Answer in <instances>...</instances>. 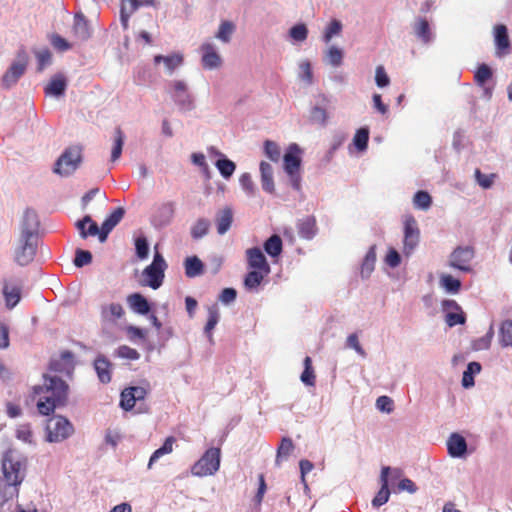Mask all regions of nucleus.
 <instances>
[{
	"instance_id": "nucleus-23",
	"label": "nucleus",
	"mask_w": 512,
	"mask_h": 512,
	"mask_svg": "<svg viewBox=\"0 0 512 512\" xmlns=\"http://www.w3.org/2000/svg\"><path fill=\"white\" fill-rule=\"evenodd\" d=\"M390 468L389 467H383L381 471V488L372 500V504L374 507H380L384 505L388 500L390 496V491L388 489V474H389Z\"/></svg>"
},
{
	"instance_id": "nucleus-34",
	"label": "nucleus",
	"mask_w": 512,
	"mask_h": 512,
	"mask_svg": "<svg viewBox=\"0 0 512 512\" xmlns=\"http://www.w3.org/2000/svg\"><path fill=\"white\" fill-rule=\"evenodd\" d=\"M176 442L175 437L169 436L165 439L163 445L155 450L153 454L151 455L149 462H148V469L152 468V465L162 456L166 454H170L173 451V445Z\"/></svg>"
},
{
	"instance_id": "nucleus-61",
	"label": "nucleus",
	"mask_w": 512,
	"mask_h": 512,
	"mask_svg": "<svg viewBox=\"0 0 512 512\" xmlns=\"http://www.w3.org/2000/svg\"><path fill=\"white\" fill-rule=\"evenodd\" d=\"M475 177H476L478 184L482 188L488 189L492 186L496 175L495 174L486 175V174H483L479 169H476Z\"/></svg>"
},
{
	"instance_id": "nucleus-59",
	"label": "nucleus",
	"mask_w": 512,
	"mask_h": 512,
	"mask_svg": "<svg viewBox=\"0 0 512 512\" xmlns=\"http://www.w3.org/2000/svg\"><path fill=\"white\" fill-rule=\"evenodd\" d=\"M135 249L138 258L145 259L149 253V246L146 237L141 236L135 240Z\"/></svg>"
},
{
	"instance_id": "nucleus-22",
	"label": "nucleus",
	"mask_w": 512,
	"mask_h": 512,
	"mask_svg": "<svg viewBox=\"0 0 512 512\" xmlns=\"http://www.w3.org/2000/svg\"><path fill=\"white\" fill-rule=\"evenodd\" d=\"M72 32L74 36L81 41H85L90 38L91 30L89 28L88 21L82 13L75 14Z\"/></svg>"
},
{
	"instance_id": "nucleus-35",
	"label": "nucleus",
	"mask_w": 512,
	"mask_h": 512,
	"mask_svg": "<svg viewBox=\"0 0 512 512\" xmlns=\"http://www.w3.org/2000/svg\"><path fill=\"white\" fill-rule=\"evenodd\" d=\"M264 250L271 257H278L282 253L283 244L279 235L274 234L264 242Z\"/></svg>"
},
{
	"instance_id": "nucleus-11",
	"label": "nucleus",
	"mask_w": 512,
	"mask_h": 512,
	"mask_svg": "<svg viewBox=\"0 0 512 512\" xmlns=\"http://www.w3.org/2000/svg\"><path fill=\"white\" fill-rule=\"evenodd\" d=\"M442 309L445 312V322L449 327L465 323L466 316L460 305L455 300H443Z\"/></svg>"
},
{
	"instance_id": "nucleus-63",
	"label": "nucleus",
	"mask_w": 512,
	"mask_h": 512,
	"mask_svg": "<svg viewBox=\"0 0 512 512\" xmlns=\"http://www.w3.org/2000/svg\"><path fill=\"white\" fill-rule=\"evenodd\" d=\"M376 407L382 412L391 413L394 409V402L388 396H380L376 400Z\"/></svg>"
},
{
	"instance_id": "nucleus-54",
	"label": "nucleus",
	"mask_w": 512,
	"mask_h": 512,
	"mask_svg": "<svg viewBox=\"0 0 512 512\" xmlns=\"http://www.w3.org/2000/svg\"><path fill=\"white\" fill-rule=\"evenodd\" d=\"M16 437L28 444L33 443V432L30 424H21L16 429Z\"/></svg>"
},
{
	"instance_id": "nucleus-14",
	"label": "nucleus",
	"mask_w": 512,
	"mask_h": 512,
	"mask_svg": "<svg viewBox=\"0 0 512 512\" xmlns=\"http://www.w3.org/2000/svg\"><path fill=\"white\" fill-rule=\"evenodd\" d=\"M173 97L175 102L182 108L191 109L193 106L192 96L188 93L187 85L184 81L176 80L172 83Z\"/></svg>"
},
{
	"instance_id": "nucleus-20",
	"label": "nucleus",
	"mask_w": 512,
	"mask_h": 512,
	"mask_svg": "<svg viewBox=\"0 0 512 512\" xmlns=\"http://www.w3.org/2000/svg\"><path fill=\"white\" fill-rule=\"evenodd\" d=\"M20 484L0 477V506H3L9 500L17 497L19 494Z\"/></svg>"
},
{
	"instance_id": "nucleus-28",
	"label": "nucleus",
	"mask_w": 512,
	"mask_h": 512,
	"mask_svg": "<svg viewBox=\"0 0 512 512\" xmlns=\"http://www.w3.org/2000/svg\"><path fill=\"white\" fill-rule=\"evenodd\" d=\"M233 222V211L229 207L220 210L216 216L217 232L220 235L225 234Z\"/></svg>"
},
{
	"instance_id": "nucleus-57",
	"label": "nucleus",
	"mask_w": 512,
	"mask_h": 512,
	"mask_svg": "<svg viewBox=\"0 0 512 512\" xmlns=\"http://www.w3.org/2000/svg\"><path fill=\"white\" fill-rule=\"evenodd\" d=\"M474 77L478 84L483 85L492 77V70L488 65L481 64L478 67Z\"/></svg>"
},
{
	"instance_id": "nucleus-60",
	"label": "nucleus",
	"mask_w": 512,
	"mask_h": 512,
	"mask_svg": "<svg viewBox=\"0 0 512 512\" xmlns=\"http://www.w3.org/2000/svg\"><path fill=\"white\" fill-rule=\"evenodd\" d=\"M342 30V24L338 20H332L327 26L324 33V41L326 43L330 42L334 35H338Z\"/></svg>"
},
{
	"instance_id": "nucleus-6",
	"label": "nucleus",
	"mask_w": 512,
	"mask_h": 512,
	"mask_svg": "<svg viewBox=\"0 0 512 512\" xmlns=\"http://www.w3.org/2000/svg\"><path fill=\"white\" fill-rule=\"evenodd\" d=\"M47 431L49 442H61L73 434L74 428L65 417L55 416L48 421Z\"/></svg>"
},
{
	"instance_id": "nucleus-31",
	"label": "nucleus",
	"mask_w": 512,
	"mask_h": 512,
	"mask_svg": "<svg viewBox=\"0 0 512 512\" xmlns=\"http://www.w3.org/2000/svg\"><path fill=\"white\" fill-rule=\"evenodd\" d=\"M94 368L102 383H109L111 381V363L105 357H97L94 361Z\"/></svg>"
},
{
	"instance_id": "nucleus-44",
	"label": "nucleus",
	"mask_w": 512,
	"mask_h": 512,
	"mask_svg": "<svg viewBox=\"0 0 512 512\" xmlns=\"http://www.w3.org/2000/svg\"><path fill=\"white\" fill-rule=\"evenodd\" d=\"M440 284L447 292L450 293H458L461 288L460 280L449 274H443L440 276Z\"/></svg>"
},
{
	"instance_id": "nucleus-3",
	"label": "nucleus",
	"mask_w": 512,
	"mask_h": 512,
	"mask_svg": "<svg viewBox=\"0 0 512 512\" xmlns=\"http://www.w3.org/2000/svg\"><path fill=\"white\" fill-rule=\"evenodd\" d=\"M221 450L217 447L207 449L191 467V474L197 477L212 476L220 468Z\"/></svg>"
},
{
	"instance_id": "nucleus-40",
	"label": "nucleus",
	"mask_w": 512,
	"mask_h": 512,
	"mask_svg": "<svg viewBox=\"0 0 512 512\" xmlns=\"http://www.w3.org/2000/svg\"><path fill=\"white\" fill-rule=\"evenodd\" d=\"M499 341L503 347H512V321H504L499 330Z\"/></svg>"
},
{
	"instance_id": "nucleus-33",
	"label": "nucleus",
	"mask_w": 512,
	"mask_h": 512,
	"mask_svg": "<svg viewBox=\"0 0 512 512\" xmlns=\"http://www.w3.org/2000/svg\"><path fill=\"white\" fill-rule=\"evenodd\" d=\"M270 272H263L262 270L251 269L244 278V286L248 290H254L262 283L264 277Z\"/></svg>"
},
{
	"instance_id": "nucleus-21",
	"label": "nucleus",
	"mask_w": 512,
	"mask_h": 512,
	"mask_svg": "<svg viewBox=\"0 0 512 512\" xmlns=\"http://www.w3.org/2000/svg\"><path fill=\"white\" fill-rule=\"evenodd\" d=\"M297 229L301 238L307 240L312 239L318 231L315 217L306 216L300 219L297 223Z\"/></svg>"
},
{
	"instance_id": "nucleus-46",
	"label": "nucleus",
	"mask_w": 512,
	"mask_h": 512,
	"mask_svg": "<svg viewBox=\"0 0 512 512\" xmlns=\"http://www.w3.org/2000/svg\"><path fill=\"white\" fill-rule=\"evenodd\" d=\"M215 165L225 179L230 178L236 169L235 163L226 158L217 160Z\"/></svg>"
},
{
	"instance_id": "nucleus-47",
	"label": "nucleus",
	"mask_w": 512,
	"mask_h": 512,
	"mask_svg": "<svg viewBox=\"0 0 512 512\" xmlns=\"http://www.w3.org/2000/svg\"><path fill=\"white\" fill-rule=\"evenodd\" d=\"M39 226V221L37 214L30 209H27L24 213V218L22 222V230L31 229L35 233H37V228Z\"/></svg>"
},
{
	"instance_id": "nucleus-29",
	"label": "nucleus",
	"mask_w": 512,
	"mask_h": 512,
	"mask_svg": "<svg viewBox=\"0 0 512 512\" xmlns=\"http://www.w3.org/2000/svg\"><path fill=\"white\" fill-rule=\"evenodd\" d=\"M127 303L130 308L138 313L145 315L150 311V305L147 299L140 293H133L127 297Z\"/></svg>"
},
{
	"instance_id": "nucleus-2",
	"label": "nucleus",
	"mask_w": 512,
	"mask_h": 512,
	"mask_svg": "<svg viewBox=\"0 0 512 512\" xmlns=\"http://www.w3.org/2000/svg\"><path fill=\"white\" fill-rule=\"evenodd\" d=\"M27 459L14 449H8L1 459L3 477L22 484L26 476Z\"/></svg>"
},
{
	"instance_id": "nucleus-12",
	"label": "nucleus",
	"mask_w": 512,
	"mask_h": 512,
	"mask_svg": "<svg viewBox=\"0 0 512 512\" xmlns=\"http://www.w3.org/2000/svg\"><path fill=\"white\" fill-rule=\"evenodd\" d=\"M175 202L166 201L161 203L155 210L152 222L156 227H163L168 225L175 215Z\"/></svg>"
},
{
	"instance_id": "nucleus-24",
	"label": "nucleus",
	"mask_w": 512,
	"mask_h": 512,
	"mask_svg": "<svg viewBox=\"0 0 512 512\" xmlns=\"http://www.w3.org/2000/svg\"><path fill=\"white\" fill-rule=\"evenodd\" d=\"M260 174L262 189L269 194L274 193L275 184L273 179L272 166L269 163L262 161L260 163Z\"/></svg>"
},
{
	"instance_id": "nucleus-4",
	"label": "nucleus",
	"mask_w": 512,
	"mask_h": 512,
	"mask_svg": "<svg viewBox=\"0 0 512 512\" xmlns=\"http://www.w3.org/2000/svg\"><path fill=\"white\" fill-rule=\"evenodd\" d=\"M19 246L15 250V261L25 266L31 263L36 255L38 235L31 229L21 231Z\"/></svg>"
},
{
	"instance_id": "nucleus-32",
	"label": "nucleus",
	"mask_w": 512,
	"mask_h": 512,
	"mask_svg": "<svg viewBox=\"0 0 512 512\" xmlns=\"http://www.w3.org/2000/svg\"><path fill=\"white\" fill-rule=\"evenodd\" d=\"M184 266L185 274L189 278H194L204 272V265L197 256L187 257Z\"/></svg>"
},
{
	"instance_id": "nucleus-56",
	"label": "nucleus",
	"mask_w": 512,
	"mask_h": 512,
	"mask_svg": "<svg viewBox=\"0 0 512 512\" xmlns=\"http://www.w3.org/2000/svg\"><path fill=\"white\" fill-rule=\"evenodd\" d=\"M493 334H494L493 329L491 327L485 336H483L473 342V344H472L473 349L476 351L488 349L491 345Z\"/></svg>"
},
{
	"instance_id": "nucleus-64",
	"label": "nucleus",
	"mask_w": 512,
	"mask_h": 512,
	"mask_svg": "<svg viewBox=\"0 0 512 512\" xmlns=\"http://www.w3.org/2000/svg\"><path fill=\"white\" fill-rule=\"evenodd\" d=\"M117 354L119 357L129 360H137L140 357V354L136 349L127 345L120 346L117 350Z\"/></svg>"
},
{
	"instance_id": "nucleus-5",
	"label": "nucleus",
	"mask_w": 512,
	"mask_h": 512,
	"mask_svg": "<svg viewBox=\"0 0 512 512\" xmlns=\"http://www.w3.org/2000/svg\"><path fill=\"white\" fill-rule=\"evenodd\" d=\"M81 161L82 148L80 146H70L57 159L53 171L61 176H68L76 171Z\"/></svg>"
},
{
	"instance_id": "nucleus-49",
	"label": "nucleus",
	"mask_w": 512,
	"mask_h": 512,
	"mask_svg": "<svg viewBox=\"0 0 512 512\" xmlns=\"http://www.w3.org/2000/svg\"><path fill=\"white\" fill-rule=\"evenodd\" d=\"M414 206L418 209L427 210L432 203L431 196L426 191H418L413 198Z\"/></svg>"
},
{
	"instance_id": "nucleus-48",
	"label": "nucleus",
	"mask_w": 512,
	"mask_h": 512,
	"mask_svg": "<svg viewBox=\"0 0 512 512\" xmlns=\"http://www.w3.org/2000/svg\"><path fill=\"white\" fill-rule=\"evenodd\" d=\"M264 153L273 162H278L281 158L279 145L271 140H266L264 142Z\"/></svg>"
},
{
	"instance_id": "nucleus-30",
	"label": "nucleus",
	"mask_w": 512,
	"mask_h": 512,
	"mask_svg": "<svg viewBox=\"0 0 512 512\" xmlns=\"http://www.w3.org/2000/svg\"><path fill=\"white\" fill-rule=\"evenodd\" d=\"M160 62L164 63L167 71L171 74L177 67L182 65L183 55L180 53H173L167 56L156 55L154 57V63L159 64Z\"/></svg>"
},
{
	"instance_id": "nucleus-19",
	"label": "nucleus",
	"mask_w": 512,
	"mask_h": 512,
	"mask_svg": "<svg viewBox=\"0 0 512 512\" xmlns=\"http://www.w3.org/2000/svg\"><path fill=\"white\" fill-rule=\"evenodd\" d=\"M202 65L206 69H214L221 65V57L216 52L213 44L204 43L201 46Z\"/></svg>"
},
{
	"instance_id": "nucleus-45",
	"label": "nucleus",
	"mask_w": 512,
	"mask_h": 512,
	"mask_svg": "<svg viewBox=\"0 0 512 512\" xmlns=\"http://www.w3.org/2000/svg\"><path fill=\"white\" fill-rule=\"evenodd\" d=\"M415 33L416 35L425 43H428L431 40V32L429 23L426 19L420 18L415 24Z\"/></svg>"
},
{
	"instance_id": "nucleus-42",
	"label": "nucleus",
	"mask_w": 512,
	"mask_h": 512,
	"mask_svg": "<svg viewBox=\"0 0 512 512\" xmlns=\"http://www.w3.org/2000/svg\"><path fill=\"white\" fill-rule=\"evenodd\" d=\"M210 222L207 219L199 218L191 227V236L193 239H200L207 235Z\"/></svg>"
},
{
	"instance_id": "nucleus-52",
	"label": "nucleus",
	"mask_w": 512,
	"mask_h": 512,
	"mask_svg": "<svg viewBox=\"0 0 512 512\" xmlns=\"http://www.w3.org/2000/svg\"><path fill=\"white\" fill-rule=\"evenodd\" d=\"M326 58L329 64H331L334 67H338L342 64L343 52L341 49L332 46L328 49L326 53Z\"/></svg>"
},
{
	"instance_id": "nucleus-9",
	"label": "nucleus",
	"mask_w": 512,
	"mask_h": 512,
	"mask_svg": "<svg viewBox=\"0 0 512 512\" xmlns=\"http://www.w3.org/2000/svg\"><path fill=\"white\" fill-rule=\"evenodd\" d=\"M17 58L18 60L10 66L2 78L3 85L7 88L15 84L26 70L28 63L26 52L24 50L20 51Z\"/></svg>"
},
{
	"instance_id": "nucleus-10",
	"label": "nucleus",
	"mask_w": 512,
	"mask_h": 512,
	"mask_svg": "<svg viewBox=\"0 0 512 512\" xmlns=\"http://www.w3.org/2000/svg\"><path fill=\"white\" fill-rule=\"evenodd\" d=\"M420 231L413 216L406 217L404 221V253L410 254L419 243Z\"/></svg>"
},
{
	"instance_id": "nucleus-38",
	"label": "nucleus",
	"mask_w": 512,
	"mask_h": 512,
	"mask_svg": "<svg viewBox=\"0 0 512 512\" xmlns=\"http://www.w3.org/2000/svg\"><path fill=\"white\" fill-rule=\"evenodd\" d=\"M376 262V246L373 245L367 251L361 266V274L363 277H368L374 270Z\"/></svg>"
},
{
	"instance_id": "nucleus-13",
	"label": "nucleus",
	"mask_w": 512,
	"mask_h": 512,
	"mask_svg": "<svg viewBox=\"0 0 512 512\" xmlns=\"http://www.w3.org/2000/svg\"><path fill=\"white\" fill-rule=\"evenodd\" d=\"M246 257L249 269L262 270L263 272H270V265L266 260L265 255L258 247L249 248L246 250Z\"/></svg>"
},
{
	"instance_id": "nucleus-1",
	"label": "nucleus",
	"mask_w": 512,
	"mask_h": 512,
	"mask_svg": "<svg viewBox=\"0 0 512 512\" xmlns=\"http://www.w3.org/2000/svg\"><path fill=\"white\" fill-rule=\"evenodd\" d=\"M33 393L38 397L37 409L40 414L48 416L57 407L65 405L68 397V385L56 376H44L42 386H35Z\"/></svg>"
},
{
	"instance_id": "nucleus-58",
	"label": "nucleus",
	"mask_w": 512,
	"mask_h": 512,
	"mask_svg": "<svg viewBox=\"0 0 512 512\" xmlns=\"http://www.w3.org/2000/svg\"><path fill=\"white\" fill-rule=\"evenodd\" d=\"M310 119L313 123L325 125L328 119L327 112L324 108L315 106L310 113Z\"/></svg>"
},
{
	"instance_id": "nucleus-7",
	"label": "nucleus",
	"mask_w": 512,
	"mask_h": 512,
	"mask_svg": "<svg viewBox=\"0 0 512 512\" xmlns=\"http://www.w3.org/2000/svg\"><path fill=\"white\" fill-rule=\"evenodd\" d=\"M166 267L167 264L164 258L160 253L156 252L152 263L143 271V276L146 278V284L153 289L159 288L163 282Z\"/></svg>"
},
{
	"instance_id": "nucleus-55",
	"label": "nucleus",
	"mask_w": 512,
	"mask_h": 512,
	"mask_svg": "<svg viewBox=\"0 0 512 512\" xmlns=\"http://www.w3.org/2000/svg\"><path fill=\"white\" fill-rule=\"evenodd\" d=\"M92 262V254L88 250L77 249L75 252L74 265L76 267H83Z\"/></svg>"
},
{
	"instance_id": "nucleus-15",
	"label": "nucleus",
	"mask_w": 512,
	"mask_h": 512,
	"mask_svg": "<svg viewBox=\"0 0 512 512\" xmlns=\"http://www.w3.org/2000/svg\"><path fill=\"white\" fill-rule=\"evenodd\" d=\"M494 40L496 45V55L501 57L510 52V41L507 27L503 24L496 25L494 28Z\"/></svg>"
},
{
	"instance_id": "nucleus-37",
	"label": "nucleus",
	"mask_w": 512,
	"mask_h": 512,
	"mask_svg": "<svg viewBox=\"0 0 512 512\" xmlns=\"http://www.w3.org/2000/svg\"><path fill=\"white\" fill-rule=\"evenodd\" d=\"M101 315L106 321H115L124 315V309L119 303H111L102 308Z\"/></svg>"
},
{
	"instance_id": "nucleus-25",
	"label": "nucleus",
	"mask_w": 512,
	"mask_h": 512,
	"mask_svg": "<svg viewBox=\"0 0 512 512\" xmlns=\"http://www.w3.org/2000/svg\"><path fill=\"white\" fill-rule=\"evenodd\" d=\"M448 452L453 457H460L467 450V443L464 437L459 434H452L447 442Z\"/></svg>"
},
{
	"instance_id": "nucleus-16",
	"label": "nucleus",
	"mask_w": 512,
	"mask_h": 512,
	"mask_svg": "<svg viewBox=\"0 0 512 512\" xmlns=\"http://www.w3.org/2000/svg\"><path fill=\"white\" fill-rule=\"evenodd\" d=\"M300 149L297 144H290L287 152L284 155V170L287 174L299 172L301 165V158L299 156Z\"/></svg>"
},
{
	"instance_id": "nucleus-41",
	"label": "nucleus",
	"mask_w": 512,
	"mask_h": 512,
	"mask_svg": "<svg viewBox=\"0 0 512 512\" xmlns=\"http://www.w3.org/2000/svg\"><path fill=\"white\" fill-rule=\"evenodd\" d=\"M301 381L307 386L315 385V373L312 367V360L309 356H306L304 359V370L300 377Z\"/></svg>"
},
{
	"instance_id": "nucleus-62",
	"label": "nucleus",
	"mask_w": 512,
	"mask_h": 512,
	"mask_svg": "<svg viewBox=\"0 0 512 512\" xmlns=\"http://www.w3.org/2000/svg\"><path fill=\"white\" fill-rule=\"evenodd\" d=\"M289 34L296 41H304L307 38L308 30L304 24H297L290 29Z\"/></svg>"
},
{
	"instance_id": "nucleus-17",
	"label": "nucleus",
	"mask_w": 512,
	"mask_h": 512,
	"mask_svg": "<svg viewBox=\"0 0 512 512\" xmlns=\"http://www.w3.org/2000/svg\"><path fill=\"white\" fill-rule=\"evenodd\" d=\"M73 369V353L70 351L61 352L59 359H53L50 362V370L65 373L68 376L72 374Z\"/></svg>"
},
{
	"instance_id": "nucleus-50",
	"label": "nucleus",
	"mask_w": 512,
	"mask_h": 512,
	"mask_svg": "<svg viewBox=\"0 0 512 512\" xmlns=\"http://www.w3.org/2000/svg\"><path fill=\"white\" fill-rule=\"evenodd\" d=\"M369 140V130L367 128H360L357 130L353 142L358 150L363 151L367 148Z\"/></svg>"
},
{
	"instance_id": "nucleus-39",
	"label": "nucleus",
	"mask_w": 512,
	"mask_h": 512,
	"mask_svg": "<svg viewBox=\"0 0 512 512\" xmlns=\"http://www.w3.org/2000/svg\"><path fill=\"white\" fill-rule=\"evenodd\" d=\"M125 135L120 127H117L114 131V144L111 152V161H116L122 154L124 145Z\"/></svg>"
},
{
	"instance_id": "nucleus-53",
	"label": "nucleus",
	"mask_w": 512,
	"mask_h": 512,
	"mask_svg": "<svg viewBox=\"0 0 512 512\" xmlns=\"http://www.w3.org/2000/svg\"><path fill=\"white\" fill-rule=\"evenodd\" d=\"M136 404V399L134 394L132 393L130 387L125 388L121 393L120 406L126 410H131Z\"/></svg>"
},
{
	"instance_id": "nucleus-8",
	"label": "nucleus",
	"mask_w": 512,
	"mask_h": 512,
	"mask_svg": "<svg viewBox=\"0 0 512 512\" xmlns=\"http://www.w3.org/2000/svg\"><path fill=\"white\" fill-rule=\"evenodd\" d=\"M474 257V249L471 246L457 247L450 255L449 265L460 271H470V262Z\"/></svg>"
},
{
	"instance_id": "nucleus-51",
	"label": "nucleus",
	"mask_w": 512,
	"mask_h": 512,
	"mask_svg": "<svg viewBox=\"0 0 512 512\" xmlns=\"http://www.w3.org/2000/svg\"><path fill=\"white\" fill-rule=\"evenodd\" d=\"M293 449H294V445H293L292 440L287 437L283 438L281 440V443L277 450V458H276L277 464L280 463L281 457L289 456L291 454V452L293 451Z\"/></svg>"
},
{
	"instance_id": "nucleus-18",
	"label": "nucleus",
	"mask_w": 512,
	"mask_h": 512,
	"mask_svg": "<svg viewBox=\"0 0 512 512\" xmlns=\"http://www.w3.org/2000/svg\"><path fill=\"white\" fill-rule=\"evenodd\" d=\"M125 215V210L122 207H118L104 220L101 225L100 231V242H105L108 234L114 229V227L122 220Z\"/></svg>"
},
{
	"instance_id": "nucleus-26",
	"label": "nucleus",
	"mask_w": 512,
	"mask_h": 512,
	"mask_svg": "<svg viewBox=\"0 0 512 512\" xmlns=\"http://www.w3.org/2000/svg\"><path fill=\"white\" fill-rule=\"evenodd\" d=\"M67 87V80L64 75H54L45 87V93L53 96H61Z\"/></svg>"
},
{
	"instance_id": "nucleus-43",
	"label": "nucleus",
	"mask_w": 512,
	"mask_h": 512,
	"mask_svg": "<svg viewBox=\"0 0 512 512\" xmlns=\"http://www.w3.org/2000/svg\"><path fill=\"white\" fill-rule=\"evenodd\" d=\"M235 31V25L230 21H222L218 32L216 33V38L221 40L224 43H228L231 40V36Z\"/></svg>"
},
{
	"instance_id": "nucleus-27",
	"label": "nucleus",
	"mask_w": 512,
	"mask_h": 512,
	"mask_svg": "<svg viewBox=\"0 0 512 512\" xmlns=\"http://www.w3.org/2000/svg\"><path fill=\"white\" fill-rule=\"evenodd\" d=\"M3 294L7 307L13 308L20 301L21 288L18 285L5 281L3 285Z\"/></svg>"
},
{
	"instance_id": "nucleus-36",
	"label": "nucleus",
	"mask_w": 512,
	"mask_h": 512,
	"mask_svg": "<svg viewBox=\"0 0 512 512\" xmlns=\"http://www.w3.org/2000/svg\"><path fill=\"white\" fill-rule=\"evenodd\" d=\"M219 319H220V314H219L218 306L212 305V306L208 307V319H207L206 325L204 327V332L210 341L213 338L212 331L215 328V326L218 324Z\"/></svg>"
}]
</instances>
